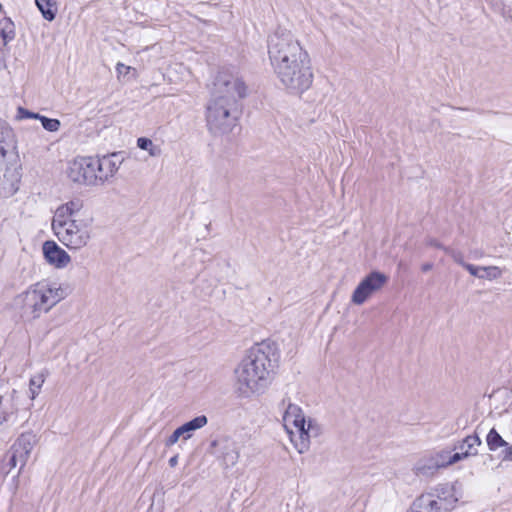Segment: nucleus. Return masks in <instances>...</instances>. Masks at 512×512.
<instances>
[{"instance_id":"nucleus-38","label":"nucleus","mask_w":512,"mask_h":512,"mask_svg":"<svg viewBox=\"0 0 512 512\" xmlns=\"http://www.w3.org/2000/svg\"><path fill=\"white\" fill-rule=\"evenodd\" d=\"M432 244H433L434 246L438 247V248L443 249V250H444V248H445V247H442V246H441L440 244H438V243H432Z\"/></svg>"},{"instance_id":"nucleus-3","label":"nucleus","mask_w":512,"mask_h":512,"mask_svg":"<svg viewBox=\"0 0 512 512\" xmlns=\"http://www.w3.org/2000/svg\"><path fill=\"white\" fill-rule=\"evenodd\" d=\"M278 361L274 344L252 346L234 370L235 389L242 397L260 394L269 386Z\"/></svg>"},{"instance_id":"nucleus-37","label":"nucleus","mask_w":512,"mask_h":512,"mask_svg":"<svg viewBox=\"0 0 512 512\" xmlns=\"http://www.w3.org/2000/svg\"><path fill=\"white\" fill-rule=\"evenodd\" d=\"M431 269H432V264L431 263H426V264L422 265V271L423 272L430 271Z\"/></svg>"},{"instance_id":"nucleus-24","label":"nucleus","mask_w":512,"mask_h":512,"mask_svg":"<svg viewBox=\"0 0 512 512\" xmlns=\"http://www.w3.org/2000/svg\"><path fill=\"white\" fill-rule=\"evenodd\" d=\"M481 270L480 275L483 280L493 281L501 278L503 275V269L498 266H483Z\"/></svg>"},{"instance_id":"nucleus-4","label":"nucleus","mask_w":512,"mask_h":512,"mask_svg":"<svg viewBox=\"0 0 512 512\" xmlns=\"http://www.w3.org/2000/svg\"><path fill=\"white\" fill-rule=\"evenodd\" d=\"M69 295L68 288L53 280H41L20 293L15 302L21 317L28 321L39 319Z\"/></svg>"},{"instance_id":"nucleus-22","label":"nucleus","mask_w":512,"mask_h":512,"mask_svg":"<svg viewBox=\"0 0 512 512\" xmlns=\"http://www.w3.org/2000/svg\"><path fill=\"white\" fill-rule=\"evenodd\" d=\"M46 375L43 372L33 375L29 380V397L34 400L40 393L45 382Z\"/></svg>"},{"instance_id":"nucleus-39","label":"nucleus","mask_w":512,"mask_h":512,"mask_svg":"<svg viewBox=\"0 0 512 512\" xmlns=\"http://www.w3.org/2000/svg\"><path fill=\"white\" fill-rule=\"evenodd\" d=\"M198 20H199L200 22H202V23H207L205 20H202V19H200V18H198Z\"/></svg>"},{"instance_id":"nucleus-20","label":"nucleus","mask_w":512,"mask_h":512,"mask_svg":"<svg viewBox=\"0 0 512 512\" xmlns=\"http://www.w3.org/2000/svg\"><path fill=\"white\" fill-rule=\"evenodd\" d=\"M15 37L14 23L8 19L3 18L0 20V44L6 46Z\"/></svg>"},{"instance_id":"nucleus-5","label":"nucleus","mask_w":512,"mask_h":512,"mask_svg":"<svg viewBox=\"0 0 512 512\" xmlns=\"http://www.w3.org/2000/svg\"><path fill=\"white\" fill-rule=\"evenodd\" d=\"M283 426L291 443L300 454L309 450L311 438L321 434L319 424L311 418H306L303 410L292 403H288L283 414Z\"/></svg>"},{"instance_id":"nucleus-13","label":"nucleus","mask_w":512,"mask_h":512,"mask_svg":"<svg viewBox=\"0 0 512 512\" xmlns=\"http://www.w3.org/2000/svg\"><path fill=\"white\" fill-rule=\"evenodd\" d=\"M45 260L57 269L67 267L71 256L54 241H46L42 247Z\"/></svg>"},{"instance_id":"nucleus-23","label":"nucleus","mask_w":512,"mask_h":512,"mask_svg":"<svg viewBox=\"0 0 512 512\" xmlns=\"http://www.w3.org/2000/svg\"><path fill=\"white\" fill-rule=\"evenodd\" d=\"M38 9L41 11L44 19L52 21L56 16L55 2L53 0H35Z\"/></svg>"},{"instance_id":"nucleus-34","label":"nucleus","mask_w":512,"mask_h":512,"mask_svg":"<svg viewBox=\"0 0 512 512\" xmlns=\"http://www.w3.org/2000/svg\"><path fill=\"white\" fill-rule=\"evenodd\" d=\"M5 425L11 426L13 424L7 419V417L2 412H0V428Z\"/></svg>"},{"instance_id":"nucleus-7","label":"nucleus","mask_w":512,"mask_h":512,"mask_svg":"<svg viewBox=\"0 0 512 512\" xmlns=\"http://www.w3.org/2000/svg\"><path fill=\"white\" fill-rule=\"evenodd\" d=\"M459 495L456 487L449 483L439 484L421 494L415 500V507L421 512H450L456 507Z\"/></svg>"},{"instance_id":"nucleus-28","label":"nucleus","mask_w":512,"mask_h":512,"mask_svg":"<svg viewBox=\"0 0 512 512\" xmlns=\"http://www.w3.org/2000/svg\"><path fill=\"white\" fill-rule=\"evenodd\" d=\"M40 116H41L40 114L31 112L23 107H19L17 109V119H19V120L29 119V118L39 120Z\"/></svg>"},{"instance_id":"nucleus-21","label":"nucleus","mask_w":512,"mask_h":512,"mask_svg":"<svg viewBox=\"0 0 512 512\" xmlns=\"http://www.w3.org/2000/svg\"><path fill=\"white\" fill-rule=\"evenodd\" d=\"M137 147L147 151L150 157H159L162 154L161 147L146 137H139L137 139Z\"/></svg>"},{"instance_id":"nucleus-10","label":"nucleus","mask_w":512,"mask_h":512,"mask_svg":"<svg viewBox=\"0 0 512 512\" xmlns=\"http://www.w3.org/2000/svg\"><path fill=\"white\" fill-rule=\"evenodd\" d=\"M210 448L217 449L211 451V453L216 455L217 459L225 468L235 466L240 458L239 447L237 443L230 438L225 437L213 440L210 443Z\"/></svg>"},{"instance_id":"nucleus-36","label":"nucleus","mask_w":512,"mask_h":512,"mask_svg":"<svg viewBox=\"0 0 512 512\" xmlns=\"http://www.w3.org/2000/svg\"><path fill=\"white\" fill-rule=\"evenodd\" d=\"M7 155V150L5 149L3 144H0V158L5 159Z\"/></svg>"},{"instance_id":"nucleus-12","label":"nucleus","mask_w":512,"mask_h":512,"mask_svg":"<svg viewBox=\"0 0 512 512\" xmlns=\"http://www.w3.org/2000/svg\"><path fill=\"white\" fill-rule=\"evenodd\" d=\"M122 162L123 158L117 153L103 156L101 159H96L98 183H103L113 177L117 173Z\"/></svg>"},{"instance_id":"nucleus-6","label":"nucleus","mask_w":512,"mask_h":512,"mask_svg":"<svg viewBox=\"0 0 512 512\" xmlns=\"http://www.w3.org/2000/svg\"><path fill=\"white\" fill-rule=\"evenodd\" d=\"M92 217L79 218L52 227L57 239L70 251H80L87 247L92 239Z\"/></svg>"},{"instance_id":"nucleus-9","label":"nucleus","mask_w":512,"mask_h":512,"mask_svg":"<svg viewBox=\"0 0 512 512\" xmlns=\"http://www.w3.org/2000/svg\"><path fill=\"white\" fill-rule=\"evenodd\" d=\"M388 282V277L381 272L374 271L365 276L351 295V302L355 305L364 304L373 294L379 292Z\"/></svg>"},{"instance_id":"nucleus-26","label":"nucleus","mask_w":512,"mask_h":512,"mask_svg":"<svg viewBox=\"0 0 512 512\" xmlns=\"http://www.w3.org/2000/svg\"><path fill=\"white\" fill-rule=\"evenodd\" d=\"M11 457L9 459V462H8V465L10 467V469H13L15 468L17 465H19V472L18 474L23 470V468L26 466L27 464V461H25L23 458H19L18 457V454L11 450Z\"/></svg>"},{"instance_id":"nucleus-31","label":"nucleus","mask_w":512,"mask_h":512,"mask_svg":"<svg viewBox=\"0 0 512 512\" xmlns=\"http://www.w3.org/2000/svg\"><path fill=\"white\" fill-rule=\"evenodd\" d=\"M130 70V66H127L121 62H118L116 64V73L118 78H120L121 76H126L130 72Z\"/></svg>"},{"instance_id":"nucleus-30","label":"nucleus","mask_w":512,"mask_h":512,"mask_svg":"<svg viewBox=\"0 0 512 512\" xmlns=\"http://www.w3.org/2000/svg\"><path fill=\"white\" fill-rule=\"evenodd\" d=\"M482 267L483 266H475L473 264L468 263L467 265H465L464 269H466L469 272L470 275H472V276H474V277H476L478 279H481V275L480 274L482 272V270H481Z\"/></svg>"},{"instance_id":"nucleus-16","label":"nucleus","mask_w":512,"mask_h":512,"mask_svg":"<svg viewBox=\"0 0 512 512\" xmlns=\"http://www.w3.org/2000/svg\"><path fill=\"white\" fill-rule=\"evenodd\" d=\"M20 396L17 390L13 389L7 396L0 398L1 412L14 425L18 421Z\"/></svg>"},{"instance_id":"nucleus-2","label":"nucleus","mask_w":512,"mask_h":512,"mask_svg":"<svg viewBox=\"0 0 512 512\" xmlns=\"http://www.w3.org/2000/svg\"><path fill=\"white\" fill-rule=\"evenodd\" d=\"M246 96L247 86L238 72L229 69L218 72L206 106L207 127L212 134L232 131L237 123L238 101Z\"/></svg>"},{"instance_id":"nucleus-19","label":"nucleus","mask_w":512,"mask_h":512,"mask_svg":"<svg viewBox=\"0 0 512 512\" xmlns=\"http://www.w3.org/2000/svg\"><path fill=\"white\" fill-rule=\"evenodd\" d=\"M208 424V418L205 415H199L188 422L182 424L185 433V440L193 437L195 431L202 429Z\"/></svg>"},{"instance_id":"nucleus-33","label":"nucleus","mask_w":512,"mask_h":512,"mask_svg":"<svg viewBox=\"0 0 512 512\" xmlns=\"http://www.w3.org/2000/svg\"><path fill=\"white\" fill-rule=\"evenodd\" d=\"M179 441V439H177V437L172 433L166 440H165V445L167 447H170V446H173L175 445L177 442Z\"/></svg>"},{"instance_id":"nucleus-29","label":"nucleus","mask_w":512,"mask_h":512,"mask_svg":"<svg viewBox=\"0 0 512 512\" xmlns=\"http://www.w3.org/2000/svg\"><path fill=\"white\" fill-rule=\"evenodd\" d=\"M444 251L449 254L452 259L459 265H461L463 268H465V265H467L468 263L464 261V257L462 255V253L460 252H457L455 250H452V249H449V248H444Z\"/></svg>"},{"instance_id":"nucleus-1","label":"nucleus","mask_w":512,"mask_h":512,"mask_svg":"<svg viewBox=\"0 0 512 512\" xmlns=\"http://www.w3.org/2000/svg\"><path fill=\"white\" fill-rule=\"evenodd\" d=\"M268 55L277 79L288 93L301 95L311 87L314 74L310 55L291 32L272 34Z\"/></svg>"},{"instance_id":"nucleus-8","label":"nucleus","mask_w":512,"mask_h":512,"mask_svg":"<svg viewBox=\"0 0 512 512\" xmlns=\"http://www.w3.org/2000/svg\"><path fill=\"white\" fill-rule=\"evenodd\" d=\"M67 177L74 183L97 185L96 159L77 157L68 163Z\"/></svg>"},{"instance_id":"nucleus-35","label":"nucleus","mask_w":512,"mask_h":512,"mask_svg":"<svg viewBox=\"0 0 512 512\" xmlns=\"http://www.w3.org/2000/svg\"><path fill=\"white\" fill-rule=\"evenodd\" d=\"M178 464V455H175L169 459V465L175 467Z\"/></svg>"},{"instance_id":"nucleus-18","label":"nucleus","mask_w":512,"mask_h":512,"mask_svg":"<svg viewBox=\"0 0 512 512\" xmlns=\"http://www.w3.org/2000/svg\"><path fill=\"white\" fill-rule=\"evenodd\" d=\"M459 457L460 456L456 454V452L452 453L450 450L443 449L431 456V463L428 468L439 469L448 467L456 462H459Z\"/></svg>"},{"instance_id":"nucleus-27","label":"nucleus","mask_w":512,"mask_h":512,"mask_svg":"<svg viewBox=\"0 0 512 512\" xmlns=\"http://www.w3.org/2000/svg\"><path fill=\"white\" fill-rule=\"evenodd\" d=\"M12 136V129L9 125L0 119V144L5 143Z\"/></svg>"},{"instance_id":"nucleus-32","label":"nucleus","mask_w":512,"mask_h":512,"mask_svg":"<svg viewBox=\"0 0 512 512\" xmlns=\"http://www.w3.org/2000/svg\"><path fill=\"white\" fill-rule=\"evenodd\" d=\"M173 434L177 437V439L186 441L185 440V433H184V429H183L182 425L179 426L178 428H176L173 431Z\"/></svg>"},{"instance_id":"nucleus-14","label":"nucleus","mask_w":512,"mask_h":512,"mask_svg":"<svg viewBox=\"0 0 512 512\" xmlns=\"http://www.w3.org/2000/svg\"><path fill=\"white\" fill-rule=\"evenodd\" d=\"M486 443L488 449L492 452H497L498 457L502 461H512V445L504 440L495 428H492L488 432L486 436Z\"/></svg>"},{"instance_id":"nucleus-25","label":"nucleus","mask_w":512,"mask_h":512,"mask_svg":"<svg viewBox=\"0 0 512 512\" xmlns=\"http://www.w3.org/2000/svg\"><path fill=\"white\" fill-rule=\"evenodd\" d=\"M39 120L43 128L49 132H56L60 128V121L58 119H52L45 116H40Z\"/></svg>"},{"instance_id":"nucleus-15","label":"nucleus","mask_w":512,"mask_h":512,"mask_svg":"<svg viewBox=\"0 0 512 512\" xmlns=\"http://www.w3.org/2000/svg\"><path fill=\"white\" fill-rule=\"evenodd\" d=\"M38 443L37 435L32 431L22 433L11 446V450L18 454L19 458H23L28 462L33 448Z\"/></svg>"},{"instance_id":"nucleus-17","label":"nucleus","mask_w":512,"mask_h":512,"mask_svg":"<svg viewBox=\"0 0 512 512\" xmlns=\"http://www.w3.org/2000/svg\"><path fill=\"white\" fill-rule=\"evenodd\" d=\"M482 441L477 434L466 436L454 449H458L456 452L459 457V461L464 460L471 456L478 454V447L481 446Z\"/></svg>"},{"instance_id":"nucleus-11","label":"nucleus","mask_w":512,"mask_h":512,"mask_svg":"<svg viewBox=\"0 0 512 512\" xmlns=\"http://www.w3.org/2000/svg\"><path fill=\"white\" fill-rule=\"evenodd\" d=\"M83 208L84 204L80 199H73L60 205L55 211L51 227L69 223L70 221H77L79 218H85L86 216L82 215Z\"/></svg>"}]
</instances>
